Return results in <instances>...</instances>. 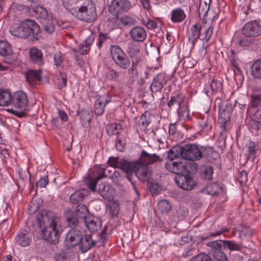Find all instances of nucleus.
<instances>
[{
  "label": "nucleus",
  "mask_w": 261,
  "mask_h": 261,
  "mask_svg": "<svg viewBox=\"0 0 261 261\" xmlns=\"http://www.w3.org/2000/svg\"><path fill=\"white\" fill-rule=\"evenodd\" d=\"M11 93L7 90L0 89V106H7L12 101Z\"/></svg>",
  "instance_id": "nucleus-37"
},
{
  "label": "nucleus",
  "mask_w": 261,
  "mask_h": 261,
  "mask_svg": "<svg viewBox=\"0 0 261 261\" xmlns=\"http://www.w3.org/2000/svg\"><path fill=\"white\" fill-rule=\"evenodd\" d=\"M83 234L76 228H71L67 232L65 239V245L68 249H71L79 245L82 241Z\"/></svg>",
  "instance_id": "nucleus-8"
},
{
  "label": "nucleus",
  "mask_w": 261,
  "mask_h": 261,
  "mask_svg": "<svg viewBox=\"0 0 261 261\" xmlns=\"http://www.w3.org/2000/svg\"><path fill=\"white\" fill-rule=\"evenodd\" d=\"M242 34L245 37L239 39L237 44L241 47L258 48L261 47V19L250 20L243 25Z\"/></svg>",
  "instance_id": "nucleus-2"
},
{
  "label": "nucleus",
  "mask_w": 261,
  "mask_h": 261,
  "mask_svg": "<svg viewBox=\"0 0 261 261\" xmlns=\"http://www.w3.org/2000/svg\"><path fill=\"white\" fill-rule=\"evenodd\" d=\"M55 259L56 261H67L68 257L66 253L62 251L55 254Z\"/></svg>",
  "instance_id": "nucleus-63"
},
{
  "label": "nucleus",
  "mask_w": 261,
  "mask_h": 261,
  "mask_svg": "<svg viewBox=\"0 0 261 261\" xmlns=\"http://www.w3.org/2000/svg\"><path fill=\"white\" fill-rule=\"evenodd\" d=\"M94 40V38L93 36L88 37L85 41L81 44L80 48V53L83 55L87 54L90 50V46L93 43Z\"/></svg>",
  "instance_id": "nucleus-40"
},
{
  "label": "nucleus",
  "mask_w": 261,
  "mask_h": 261,
  "mask_svg": "<svg viewBox=\"0 0 261 261\" xmlns=\"http://www.w3.org/2000/svg\"><path fill=\"white\" fill-rule=\"evenodd\" d=\"M108 164L109 166L114 168H118L121 169L123 171H129L133 166L131 162L126 161L124 159L119 160V157H110L108 161Z\"/></svg>",
  "instance_id": "nucleus-12"
},
{
  "label": "nucleus",
  "mask_w": 261,
  "mask_h": 261,
  "mask_svg": "<svg viewBox=\"0 0 261 261\" xmlns=\"http://www.w3.org/2000/svg\"><path fill=\"white\" fill-rule=\"evenodd\" d=\"M41 73L42 70L41 69H30L25 73V76L27 81L30 84H34L41 81Z\"/></svg>",
  "instance_id": "nucleus-28"
},
{
  "label": "nucleus",
  "mask_w": 261,
  "mask_h": 261,
  "mask_svg": "<svg viewBox=\"0 0 261 261\" xmlns=\"http://www.w3.org/2000/svg\"><path fill=\"white\" fill-rule=\"evenodd\" d=\"M98 193L103 198L110 200L113 197L114 189L109 184L102 182L99 185Z\"/></svg>",
  "instance_id": "nucleus-26"
},
{
  "label": "nucleus",
  "mask_w": 261,
  "mask_h": 261,
  "mask_svg": "<svg viewBox=\"0 0 261 261\" xmlns=\"http://www.w3.org/2000/svg\"><path fill=\"white\" fill-rule=\"evenodd\" d=\"M206 245L208 247H212L211 250L210 251V253L214 256V253L217 251H221V248L222 246H225V241L221 240L212 241L207 243Z\"/></svg>",
  "instance_id": "nucleus-39"
},
{
  "label": "nucleus",
  "mask_w": 261,
  "mask_h": 261,
  "mask_svg": "<svg viewBox=\"0 0 261 261\" xmlns=\"http://www.w3.org/2000/svg\"><path fill=\"white\" fill-rule=\"evenodd\" d=\"M178 151L184 159L190 161H198L205 155L206 148L194 144H186L178 147Z\"/></svg>",
  "instance_id": "nucleus-5"
},
{
  "label": "nucleus",
  "mask_w": 261,
  "mask_h": 261,
  "mask_svg": "<svg viewBox=\"0 0 261 261\" xmlns=\"http://www.w3.org/2000/svg\"><path fill=\"white\" fill-rule=\"evenodd\" d=\"M247 173L245 170H242L240 172L238 180L241 184H245L247 180Z\"/></svg>",
  "instance_id": "nucleus-64"
},
{
  "label": "nucleus",
  "mask_w": 261,
  "mask_h": 261,
  "mask_svg": "<svg viewBox=\"0 0 261 261\" xmlns=\"http://www.w3.org/2000/svg\"><path fill=\"white\" fill-rule=\"evenodd\" d=\"M212 261H229L227 255L222 251H215Z\"/></svg>",
  "instance_id": "nucleus-53"
},
{
  "label": "nucleus",
  "mask_w": 261,
  "mask_h": 261,
  "mask_svg": "<svg viewBox=\"0 0 261 261\" xmlns=\"http://www.w3.org/2000/svg\"><path fill=\"white\" fill-rule=\"evenodd\" d=\"M58 218L50 211L42 210L38 216V224L43 238L50 244L59 243L60 232Z\"/></svg>",
  "instance_id": "nucleus-1"
},
{
  "label": "nucleus",
  "mask_w": 261,
  "mask_h": 261,
  "mask_svg": "<svg viewBox=\"0 0 261 261\" xmlns=\"http://www.w3.org/2000/svg\"><path fill=\"white\" fill-rule=\"evenodd\" d=\"M122 129V125L116 123L110 124L106 127L107 133L109 135H117Z\"/></svg>",
  "instance_id": "nucleus-45"
},
{
  "label": "nucleus",
  "mask_w": 261,
  "mask_h": 261,
  "mask_svg": "<svg viewBox=\"0 0 261 261\" xmlns=\"http://www.w3.org/2000/svg\"><path fill=\"white\" fill-rule=\"evenodd\" d=\"M165 167L169 171L177 175H182L186 172V168L181 162H173L171 163H167Z\"/></svg>",
  "instance_id": "nucleus-23"
},
{
  "label": "nucleus",
  "mask_w": 261,
  "mask_h": 261,
  "mask_svg": "<svg viewBox=\"0 0 261 261\" xmlns=\"http://www.w3.org/2000/svg\"><path fill=\"white\" fill-rule=\"evenodd\" d=\"M110 51L113 62L120 69L126 70L130 67V60L120 47L117 45H112Z\"/></svg>",
  "instance_id": "nucleus-7"
},
{
  "label": "nucleus",
  "mask_w": 261,
  "mask_h": 261,
  "mask_svg": "<svg viewBox=\"0 0 261 261\" xmlns=\"http://www.w3.org/2000/svg\"><path fill=\"white\" fill-rule=\"evenodd\" d=\"M84 222L86 226L91 232L98 230L102 225L101 218L93 215H89L87 218H85Z\"/></svg>",
  "instance_id": "nucleus-13"
},
{
  "label": "nucleus",
  "mask_w": 261,
  "mask_h": 261,
  "mask_svg": "<svg viewBox=\"0 0 261 261\" xmlns=\"http://www.w3.org/2000/svg\"><path fill=\"white\" fill-rule=\"evenodd\" d=\"M171 205L165 199L160 200L158 203V208L163 214H167L171 210Z\"/></svg>",
  "instance_id": "nucleus-41"
},
{
  "label": "nucleus",
  "mask_w": 261,
  "mask_h": 261,
  "mask_svg": "<svg viewBox=\"0 0 261 261\" xmlns=\"http://www.w3.org/2000/svg\"><path fill=\"white\" fill-rule=\"evenodd\" d=\"M185 18V13L181 9L177 8L172 11L171 19L172 22L174 23L181 22Z\"/></svg>",
  "instance_id": "nucleus-34"
},
{
  "label": "nucleus",
  "mask_w": 261,
  "mask_h": 261,
  "mask_svg": "<svg viewBox=\"0 0 261 261\" xmlns=\"http://www.w3.org/2000/svg\"><path fill=\"white\" fill-rule=\"evenodd\" d=\"M232 106L227 101H223L219 104V117L225 120L230 118V114L232 111Z\"/></svg>",
  "instance_id": "nucleus-19"
},
{
  "label": "nucleus",
  "mask_w": 261,
  "mask_h": 261,
  "mask_svg": "<svg viewBox=\"0 0 261 261\" xmlns=\"http://www.w3.org/2000/svg\"><path fill=\"white\" fill-rule=\"evenodd\" d=\"M84 3L73 15L82 21L92 22L97 17L95 5L91 0H86Z\"/></svg>",
  "instance_id": "nucleus-6"
},
{
  "label": "nucleus",
  "mask_w": 261,
  "mask_h": 261,
  "mask_svg": "<svg viewBox=\"0 0 261 261\" xmlns=\"http://www.w3.org/2000/svg\"><path fill=\"white\" fill-rule=\"evenodd\" d=\"M250 73L253 79L261 80V59L256 60L252 64Z\"/></svg>",
  "instance_id": "nucleus-32"
},
{
  "label": "nucleus",
  "mask_w": 261,
  "mask_h": 261,
  "mask_svg": "<svg viewBox=\"0 0 261 261\" xmlns=\"http://www.w3.org/2000/svg\"><path fill=\"white\" fill-rule=\"evenodd\" d=\"M16 242L22 247H27L31 244L32 242L31 236L27 231H21L17 234Z\"/></svg>",
  "instance_id": "nucleus-29"
},
{
  "label": "nucleus",
  "mask_w": 261,
  "mask_h": 261,
  "mask_svg": "<svg viewBox=\"0 0 261 261\" xmlns=\"http://www.w3.org/2000/svg\"><path fill=\"white\" fill-rule=\"evenodd\" d=\"M86 0H63V5L72 14L74 13L80 8V7L84 4Z\"/></svg>",
  "instance_id": "nucleus-22"
},
{
  "label": "nucleus",
  "mask_w": 261,
  "mask_h": 261,
  "mask_svg": "<svg viewBox=\"0 0 261 261\" xmlns=\"http://www.w3.org/2000/svg\"><path fill=\"white\" fill-rule=\"evenodd\" d=\"M152 115L147 111L141 115L139 123L141 129L144 131L147 129L148 126L151 122L150 119V117Z\"/></svg>",
  "instance_id": "nucleus-38"
},
{
  "label": "nucleus",
  "mask_w": 261,
  "mask_h": 261,
  "mask_svg": "<svg viewBox=\"0 0 261 261\" xmlns=\"http://www.w3.org/2000/svg\"><path fill=\"white\" fill-rule=\"evenodd\" d=\"M224 247L227 248L230 251H240L243 246L242 243H238L233 241H225Z\"/></svg>",
  "instance_id": "nucleus-48"
},
{
  "label": "nucleus",
  "mask_w": 261,
  "mask_h": 261,
  "mask_svg": "<svg viewBox=\"0 0 261 261\" xmlns=\"http://www.w3.org/2000/svg\"><path fill=\"white\" fill-rule=\"evenodd\" d=\"M88 190L85 189L76 191L70 195V201L73 204H77L82 201L88 195Z\"/></svg>",
  "instance_id": "nucleus-31"
},
{
  "label": "nucleus",
  "mask_w": 261,
  "mask_h": 261,
  "mask_svg": "<svg viewBox=\"0 0 261 261\" xmlns=\"http://www.w3.org/2000/svg\"><path fill=\"white\" fill-rule=\"evenodd\" d=\"M132 62H139L141 61L140 46L134 42H129L126 50Z\"/></svg>",
  "instance_id": "nucleus-15"
},
{
  "label": "nucleus",
  "mask_w": 261,
  "mask_h": 261,
  "mask_svg": "<svg viewBox=\"0 0 261 261\" xmlns=\"http://www.w3.org/2000/svg\"><path fill=\"white\" fill-rule=\"evenodd\" d=\"M209 86L211 87L212 92L210 93L209 91L205 90V93L207 96L210 95L208 93L213 94L222 90V83L218 80H213Z\"/></svg>",
  "instance_id": "nucleus-43"
},
{
  "label": "nucleus",
  "mask_w": 261,
  "mask_h": 261,
  "mask_svg": "<svg viewBox=\"0 0 261 261\" xmlns=\"http://www.w3.org/2000/svg\"><path fill=\"white\" fill-rule=\"evenodd\" d=\"M97 242L91 238L90 234H86L84 238L82 237V241L80 243V250L83 252H86L90 250L92 247L95 246Z\"/></svg>",
  "instance_id": "nucleus-27"
},
{
  "label": "nucleus",
  "mask_w": 261,
  "mask_h": 261,
  "mask_svg": "<svg viewBox=\"0 0 261 261\" xmlns=\"http://www.w3.org/2000/svg\"><path fill=\"white\" fill-rule=\"evenodd\" d=\"M252 122L261 123V93L252 97Z\"/></svg>",
  "instance_id": "nucleus-10"
},
{
  "label": "nucleus",
  "mask_w": 261,
  "mask_h": 261,
  "mask_svg": "<svg viewBox=\"0 0 261 261\" xmlns=\"http://www.w3.org/2000/svg\"><path fill=\"white\" fill-rule=\"evenodd\" d=\"M59 89H62L66 85L67 78L65 73H60L58 76Z\"/></svg>",
  "instance_id": "nucleus-59"
},
{
  "label": "nucleus",
  "mask_w": 261,
  "mask_h": 261,
  "mask_svg": "<svg viewBox=\"0 0 261 261\" xmlns=\"http://www.w3.org/2000/svg\"><path fill=\"white\" fill-rule=\"evenodd\" d=\"M119 21L124 25H134L136 22V20L135 18L127 15H124L121 17L120 18Z\"/></svg>",
  "instance_id": "nucleus-54"
},
{
  "label": "nucleus",
  "mask_w": 261,
  "mask_h": 261,
  "mask_svg": "<svg viewBox=\"0 0 261 261\" xmlns=\"http://www.w3.org/2000/svg\"><path fill=\"white\" fill-rule=\"evenodd\" d=\"M131 38L137 42H143L146 38V31L141 27H134L129 32Z\"/></svg>",
  "instance_id": "nucleus-21"
},
{
  "label": "nucleus",
  "mask_w": 261,
  "mask_h": 261,
  "mask_svg": "<svg viewBox=\"0 0 261 261\" xmlns=\"http://www.w3.org/2000/svg\"><path fill=\"white\" fill-rule=\"evenodd\" d=\"M177 113L179 117L185 121L188 120L190 119V112L189 110L187 109L182 110L181 108H178Z\"/></svg>",
  "instance_id": "nucleus-56"
},
{
  "label": "nucleus",
  "mask_w": 261,
  "mask_h": 261,
  "mask_svg": "<svg viewBox=\"0 0 261 261\" xmlns=\"http://www.w3.org/2000/svg\"><path fill=\"white\" fill-rule=\"evenodd\" d=\"M137 164L136 167L134 169L135 175L138 179L142 181L145 182L147 181L149 178V170L148 167L144 166L138 162H134Z\"/></svg>",
  "instance_id": "nucleus-18"
},
{
  "label": "nucleus",
  "mask_w": 261,
  "mask_h": 261,
  "mask_svg": "<svg viewBox=\"0 0 261 261\" xmlns=\"http://www.w3.org/2000/svg\"><path fill=\"white\" fill-rule=\"evenodd\" d=\"M149 189L152 194L155 195L159 194L161 191V188L159 185L153 182H150L149 184Z\"/></svg>",
  "instance_id": "nucleus-60"
},
{
  "label": "nucleus",
  "mask_w": 261,
  "mask_h": 261,
  "mask_svg": "<svg viewBox=\"0 0 261 261\" xmlns=\"http://www.w3.org/2000/svg\"><path fill=\"white\" fill-rule=\"evenodd\" d=\"M30 55L31 61L39 66L43 64V56L41 50L32 47L30 50Z\"/></svg>",
  "instance_id": "nucleus-30"
},
{
  "label": "nucleus",
  "mask_w": 261,
  "mask_h": 261,
  "mask_svg": "<svg viewBox=\"0 0 261 261\" xmlns=\"http://www.w3.org/2000/svg\"><path fill=\"white\" fill-rule=\"evenodd\" d=\"M184 98L180 94H177L172 96L170 100L168 101L167 106L169 108H171L174 105H176L178 108H180V105L183 102Z\"/></svg>",
  "instance_id": "nucleus-46"
},
{
  "label": "nucleus",
  "mask_w": 261,
  "mask_h": 261,
  "mask_svg": "<svg viewBox=\"0 0 261 261\" xmlns=\"http://www.w3.org/2000/svg\"><path fill=\"white\" fill-rule=\"evenodd\" d=\"M44 31L49 34H52L55 31V25L52 21H48L43 25Z\"/></svg>",
  "instance_id": "nucleus-62"
},
{
  "label": "nucleus",
  "mask_w": 261,
  "mask_h": 261,
  "mask_svg": "<svg viewBox=\"0 0 261 261\" xmlns=\"http://www.w3.org/2000/svg\"><path fill=\"white\" fill-rule=\"evenodd\" d=\"M247 148L248 152V159H252V161H253L255 158L257 151L254 142L250 141L247 145Z\"/></svg>",
  "instance_id": "nucleus-51"
},
{
  "label": "nucleus",
  "mask_w": 261,
  "mask_h": 261,
  "mask_svg": "<svg viewBox=\"0 0 261 261\" xmlns=\"http://www.w3.org/2000/svg\"><path fill=\"white\" fill-rule=\"evenodd\" d=\"M32 10L34 17L39 20L41 22L44 23L49 18L48 11L41 6H35L32 7Z\"/></svg>",
  "instance_id": "nucleus-20"
},
{
  "label": "nucleus",
  "mask_w": 261,
  "mask_h": 261,
  "mask_svg": "<svg viewBox=\"0 0 261 261\" xmlns=\"http://www.w3.org/2000/svg\"><path fill=\"white\" fill-rule=\"evenodd\" d=\"M11 103L14 108L9 109L8 112L19 118L27 116L25 111L28 101L27 95L24 92L21 91L16 92L12 97Z\"/></svg>",
  "instance_id": "nucleus-4"
},
{
  "label": "nucleus",
  "mask_w": 261,
  "mask_h": 261,
  "mask_svg": "<svg viewBox=\"0 0 261 261\" xmlns=\"http://www.w3.org/2000/svg\"><path fill=\"white\" fill-rule=\"evenodd\" d=\"M132 7L128 0H113L109 8L111 13L117 14L127 12Z\"/></svg>",
  "instance_id": "nucleus-9"
},
{
  "label": "nucleus",
  "mask_w": 261,
  "mask_h": 261,
  "mask_svg": "<svg viewBox=\"0 0 261 261\" xmlns=\"http://www.w3.org/2000/svg\"><path fill=\"white\" fill-rule=\"evenodd\" d=\"M110 213L111 216L114 218L117 217L119 212V203L117 201H113L109 204Z\"/></svg>",
  "instance_id": "nucleus-50"
},
{
  "label": "nucleus",
  "mask_w": 261,
  "mask_h": 261,
  "mask_svg": "<svg viewBox=\"0 0 261 261\" xmlns=\"http://www.w3.org/2000/svg\"><path fill=\"white\" fill-rule=\"evenodd\" d=\"M96 172V175L95 177L90 179L87 181V185L88 188L93 192L95 191L96 186L98 181L100 180L101 178L106 177L105 174L106 169L102 168L100 166H97L95 168Z\"/></svg>",
  "instance_id": "nucleus-17"
},
{
  "label": "nucleus",
  "mask_w": 261,
  "mask_h": 261,
  "mask_svg": "<svg viewBox=\"0 0 261 261\" xmlns=\"http://www.w3.org/2000/svg\"><path fill=\"white\" fill-rule=\"evenodd\" d=\"M77 216L74 212H69L66 214V219L69 227H75L79 224Z\"/></svg>",
  "instance_id": "nucleus-44"
},
{
  "label": "nucleus",
  "mask_w": 261,
  "mask_h": 261,
  "mask_svg": "<svg viewBox=\"0 0 261 261\" xmlns=\"http://www.w3.org/2000/svg\"><path fill=\"white\" fill-rule=\"evenodd\" d=\"M74 214H75V215L78 217L83 218L84 220L89 215V211L87 206L82 204L77 205Z\"/></svg>",
  "instance_id": "nucleus-42"
},
{
  "label": "nucleus",
  "mask_w": 261,
  "mask_h": 261,
  "mask_svg": "<svg viewBox=\"0 0 261 261\" xmlns=\"http://www.w3.org/2000/svg\"><path fill=\"white\" fill-rule=\"evenodd\" d=\"M213 174V168L212 166L206 167L203 171L202 176L207 180L212 179Z\"/></svg>",
  "instance_id": "nucleus-57"
},
{
  "label": "nucleus",
  "mask_w": 261,
  "mask_h": 261,
  "mask_svg": "<svg viewBox=\"0 0 261 261\" xmlns=\"http://www.w3.org/2000/svg\"><path fill=\"white\" fill-rule=\"evenodd\" d=\"M121 76V72L112 68H108L106 73V79L113 82L120 81Z\"/></svg>",
  "instance_id": "nucleus-33"
},
{
  "label": "nucleus",
  "mask_w": 261,
  "mask_h": 261,
  "mask_svg": "<svg viewBox=\"0 0 261 261\" xmlns=\"http://www.w3.org/2000/svg\"><path fill=\"white\" fill-rule=\"evenodd\" d=\"M163 159L160 158L159 155L154 154H149L146 151H142L141 156L137 161L139 163H141L144 166H147L151 165L156 162H162Z\"/></svg>",
  "instance_id": "nucleus-14"
},
{
  "label": "nucleus",
  "mask_w": 261,
  "mask_h": 261,
  "mask_svg": "<svg viewBox=\"0 0 261 261\" xmlns=\"http://www.w3.org/2000/svg\"><path fill=\"white\" fill-rule=\"evenodd\" d=\"M10 44L5 41H0V55L2 56H6L11 53Z\"/></svg>",
  "instance_id": "nucleus-47"
},
{
  "label": "nucleus",
  "mask_w": 261,
  "mask_h": 261,
  "mask_svg": "<svg viewBox=\"0 0 261 261\" xmlns=\"http://www.w3.org/2000/svg\"><path fill=\"white\" fill-rule=\"evenodd\" d=\"M196 62L192 58L186 57L184 58L183 66L185 68H190L193 67Z\"/></svg>",
  "instance_id": "nucleus-58"
},
{
  "label": "nucleus",
  "mask_w": 261,
  "mask_h": 261,
  "mask_svg": "<svg viewBox=\"0 0 261 261\" xmlns=\"http://www.w3.org/2000/svg\"><path fill=\"white\" fill-rule=\"evenodd\" d=\"M175 181L179 188L187 191L193 190L196 185L193 178L183 174L177 175L175 177Z\"/></svg>",
  "instance_id": "nucleus-11"
},
{
  "label": "nucleus",
  "mask_w": 261,
  "mask_h": 261,
  "mask_svg": "<svg viewBox=\"0 0 261 261\" xmlns=\"http://www.w3.org/2000/svg\"><path fill=\"white\" fill-rule=\"evenodd\" d=\"M132 164L133 165L130 168V170L129 171H124L126 173V177L128 179V180L130 181L132 185L133 186V189L136 192V194L138 196L139 195V193L137 189V187L135 184V182L133 181V173L134 171V169L135 167H136L137 164L135 163H132Z\"/></svg>",
  "instance_id": "nucleus-49"
},
{
  "label": "nucleus",
  "mask_w": 261,
  "mask_h": 261,
  "mask_svg": "<svg viewBox=\"0 0 261 261\" xmlns=\"http://www.w3.org/2000/svg\"><path fill=\"white\" fill-rule=\"evenodd\" d=\"M10 33L17 38L27 39L31 37L33 40H38L42 36V32L39 24L34 20L25 19L11 25Z\"/></svg>",
  "instance_id": "nucleus-3"
},
{
  "label": "nucleus",
  "mask_w": 261,
  "mask_h": 261,
  "mask_svg": "<svg viewBox=\"0 0 261 261\" xmlns=\"http://www.w3.org/2000/svg\"><path fill=\"white\" fill-rule=\"evenodd\" d=\"M167 79L166 74L164 73H159L154 77L152 83L150 85V88L152 92H156L160 91L163 85L167 84Z\"/></svg>",
  "instance_id": "nucleus-16"
},
{
  "label": "nucleus",
  "mask_w": 261,
  "mask_h": 261,
  "mask_svg": "<svg viewBox=\"0 0 261 261\" xmlns=\"http://www.w3.org/2000/svg\"><path fill=\"white\" fill-rule=\"evenodd\" d=\"M202 25L199 23H196L192 25L188 34V39L194 46L198 39H200V31H201Z\"/></svg>",
  "instance_id": "nucleus-24"
},
{
  "label": "nucleus",
  "mask_w": 261,
  "mask_h": 261,
  "mask_svg": "<svg viewBox=\"0 0 261 261\" xmlns=\"http://www.w3.org/2000/svg\"><path fill=\"white\" fill-rule=\"evenodd\" d=\"M190 261H212V259L208 254L202 252L192 257Z\"/></svg>",
  "instance_id": "nucleus-52"
},
{
  "label": "nucleus",
  "mask_w": 261,
  "mask_h": 261,
  "mask_svg": "<svg viewBox=\"0 0 261 261\" xmlns=\"http://www.w3.org/2000/svg\"><path fill=\"white\" fill-rule=\"evenodd\" d=\"M214 28L210 25L206 27L205 24L202 25L201 31H200V40H205L207 42H208L213 34Z\"/></svg>",
  "instance_id": "nucleus-35"
},
{
  "label": "nucleus",
  "mask_w": 261,
  "mask_h": 261,
  "mask_svg": "<svg viewBox=\"0 0 261 261\" xmlns=\"http://www.w3.org/2000/svg\"><path fill=\"white\" fill-rule=\"evenodd\" d=\"M199 125L206 130H209L211 129L212 125L210 123L207 117L202 118L198 121Z\"/></svg>",
  "instance_id": "nucleus-55"
},
{
  "label": "nucleus",
  "mask_w": 261,
  "mask_h": 261,
  "mask_svg": "<svg viewBox=\"0 0 261 261\" xmlns=\"http://www.w3.org/2000/svg\"><path fill=\"white\" fill-rule=\"evenodd\" d=\"M111 101L110 98L105 96H100L96 100L94 107V112L97 116H101L104 112V108Z\"/></svg>",
  "instance_id": "nucleus-25"
},
{
  "label": "nucleus",
  "mask_w": 261,
  "mask_h": 261,
  "mask_svg": "<svg viewBox=\"0 0 261 261\" xmlns=\"http://www.w3.org/2000/svg\"><path fill=\"white\" fill-rule=\"evenodd\" d=\"M178 150V148L170 149L167 152V158L172 161L174 159L176 158L179 155H180V153L179 152Z\"/></svg>",
  "instance_id": "nucleus-61"
},
{
  "label": "nucleus",
  "mask_w": 261,
  "mask_h": 261,
  "mask_svg": "<svg viewBox=\"0 0 261 261\" xmlns=\"http://www.w3.org/2000/svg\"><path fill=\"white\" fill-rule=\"evenodd\" d=\"M139 62L133 61L131 66L127 69V75L128 77L134 81L138 77L139 74Z\"/></svg>",
  "instance_id": "nucleus-36"
}]
</instances>
